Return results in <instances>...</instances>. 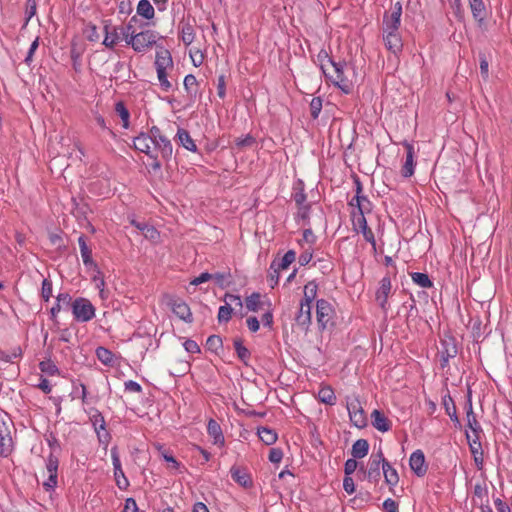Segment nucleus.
Segmentation results:
<instances>
[{"label":"nucleus","instance_id":"nucleus-35","mask_svg":"<svg viewBox=\"0 0 512 512\" xmlns=\"http://www.w3.org/2000/svg\"><path fill=\"white\" fill-rule=\"evenodd\" d=\"M473 17L481 22L485 17V6L482 0H469Z\"/></svg>","mask_w":512,"mask_h":512},{"label":"nucleus","instance_id":"nucleus-15","mask_svg":"<svg viewBox=\"0 0 512 512\" xmlns=\"http://www.w3.org/2000/svg\"><path fill=\"white\" fill-rule=\"evenodd\" d=\"M402 15V5L400 2H396L389 15L384 16L383 28L392 31H398Z\"/></svg>","mask_w":512,"mask_h":512},{"label":"nucleus","instance_id":"nucleus-21","mask_svg":"<svg viewBox=\"0 0 512 512\" xmlns=\"http://www.w3.org/2000/svg\"><path fill=\"white\" fill-rule=\"evenodd\" d=\"M295 259L296 253L293 250H289L279 261L274 260L271 263L270 270H274L275 273L280 270H285L295 261Z\"/></svg>","mask_w":512,"mask_h":512},{"label":"nucleus","instance_id":"nucleus-50","mask_svg":"<svg viewBox=\"0 0 512 512\" xmlns=\"http://www.w3.org/2000/svg\"><path fill=\"white\" fill-rule=\"evenodd\" d=\"M207 346L210 350L217 351L222 347V339L220 336L212 335L207 339Z\"/></svg>","mask_w":512,"mask_h":512},{"label":"nucleus","instance_id":"nucleus-29","mask_svg":"<svg viewBox=\"0 0 512 512\" xmlns=\"http://www.w3.org/2000/svg\"><path fill=\"white\" fill-rule=\"evenodd\" d=\"M136 21V16H133L127 25H124L120 28V33L122 35L123 40L128 46L132 47V40L135 38L136 30L133 26V22Z\"/></svg>","mask_w":512,"mask_h":512},{"label":"nucleus","instance_id":"nucleus-34","mask_svg":"<svg viewBox=\"0 0 512 512\" xmlns=\"http://www.w3.org/2000/svg\"><path fill=\"white\" fill-rule=\"evenodd\" d=\"M317 290L318 286L315 281L308 282L304 287V297L301 302L312 305V302L317 296Z\"/></svg>","mask_w":512,"mask_h":512},{"label":"nucleus","instance_id":"nucleus-7","mask_svg":"<svg viewBox=\"0 0 512 512\" xmlns=\"http://www.w3.org/2000/svg\"><path fill=\"white\" fill-rule=\"evenodd\" d=\"M347 410L350 421L355 427L364 428L367 425L365 412L357 397H351L347 400Z\"/></svg>","mask_w":512,"mask_h":512},{"label":"nucleus","instance_id":"nucleus-44","mask_svg":"<svg viewBox=\"0 0 512 512\" xmlns=\"http://www.w3.org/2000/svg\"><path fill=\"white\" fill-rule=\"evenodd\" d=\"M39 368H40L41 372H43L47 375H50V376L59 374V369L50 360L40 362Z\"/></svg>","mask_w":512,"mask_h":512},{"label":"nucleus","instance_id":"nucleus-62","mask_svg":"<svg viewBox=\"0 0 512 512\" xmlns=\"http://www.w3.org/2000/svg\"><path fill=\"white\" fill-rule=\"evenodd\" d=\"M123 512H138L137 503L133 498L126 499Z\"/></svg>","mask_w":512,"mask_h":512},{"label":"nucleus","instance_id":"nucleus-11","mask_svg":"<svg viewBox=\"0 0 512 512\" xmlns=\"http://www.w3.org/2000/svg\"><path fill=\"white\" fill-rule=\"evenodd\" d=\"M333 315V308L331 304L324 300L320 299L317 301L316 305V316H317V322L321 329H325L332 319Z\"/></svg>","mask_w":512,"mask_h":512},{"label":"nucleus","instance_id":"nucleus-20","mask_svg":"<svg viewBox=\"0 0 512 512\" xmlns=\"http://www.w3.org/2000/svg\"><path fill=\"white\" fill-rule=\"evenodd\" d=\"M372 425L380 432H387L391 429V421L379 410L371 413Z\"/></svg>","mask_w":512,"mask_h":512},{"label":"nucleus","instance_id":"nucleus-32","mask_svg":"<svg viewBox=\"0 0 512 512\" xmlns=\"http://www.w3.org/2000/svg\"><path fill=\"white\" fill-rule=\"evenodd\" d=\"M369 450V443L365 439H359L356 442H354L351 450L352 456L357 459H361L365 457L368 454Z\"/></svg>","mask_w":512,"mask_h":512},{"label":"nucleus","instance_id":"nucleus-56","mask_svg":"<svg viewBox=\"0 0 512 512\" xmlns=\"http://www.w3.org/2000/svg\"><path fill=\"white\" fill-rule=\"evenodd\" d=\"M357 467H358V463L354 457H353V459H348L344 465V471H345L346 476H350L352 473H354V471L357 469Z\"/></svg>","mask_w":512,"mask_h":512},{"label":"nucleus","instance_id":"nucleus-54","mask_svg":"<svg viewBox=\"0 0 512 512\" xmlns=\"http://www.w3.org/2000/svg\"><path fill=\"white\" fill-rule=\"evenodd\" d=\"M212 274L208 273V272H203L201 273L198 277H195L191 282H190V285H194V286H197V285H200L202 283H205L209 280H212Z\"/></svg>","mask_w":512,"mask_h":512},{"label":"nucleus","instance_id":"nucleus-41","mask_svg":"<svg viewBox=\"0 0 512 512\" xmlns=\"http://www.w3.org/2000/svg\"><path fill=\"white\" fill-rule=\"evenodd\" d=\"M198 81L196 77L192 74L185 76L184 78V88L187 93L191 96H195L197 94Z\"/></svg>","mask_w":512,"mask_h":512},{"label":"nucleus","instance_id":"nucleus-53","mask_svg":"<svg viewBox=\"0 0 512 512\" xmlns=\"http://www.w3.org/2000/svg\"><path fill=\"white\" fill-rule=\"evenodd\" d=\"M142 234L145 238L150 239L152 241L157 240L159 237L158 231L153 226H150V225L143 227Z\"/></svg>","mask_w":512,"mask_h":512},{"label":"nucleus","instance_id":"nucleus-3","mask_svg":"<svg viewBox=\"0 0 512 512\" xmlns=\"http://www.w3.org/2000/svg\"><path fill=\"white\" fill-rule=\"evenodd\" d=\"M134 148L142 153H145L152 160L150 166L154 170L161 168V162L158 159V150H154L152 140L147 134L141 133L133 140Z\"/></svg>","mask_w":512,"mask_h":512},{"label":"nucleus","instance_id":"nucleus-40","mask_svg":"<svg viewBox=\"0 0 512 512\" xmlns=\"http://www.w3.org/2000/svg\"><path fill=\"white\" fill-rule=\"evenodd\" d=\"M96 356L104 365H112L114 362L113 353L105 347H98L96 349Z\"/></svg>","mask_w":512,"mask_h":512},{"label":"nucleus","instance_id":"nucleus-42","mask_svg":"<svg viewBox=\"0 0 512 512\" xmlns=\"http://www.w3.org/2000/svg\"><path fill=\"white\" fill-rule=\"evenodd\" d=\"M411 277L413 282L422 288H429L433 285L428 275L425 273L415 272Z\"/></svg>","mask_w":512,"mask_h":512},{"label":"nucleus","instance_id":"nucleus-55","mask_svg":"<svg viewBox=\"0 0 512 512\" xmlns=\"http://www.w3.org/2000/svg\"><path fill=\"white\" fill-rule=\"evenodd\" d=\"M21 355L20 348H16L13 350L11 354L6 352H1L0 358L4 360L5 362H13L15 359H17Z\"/></svg>","mask_w":512,"mask_h":512},{"label":"nucleus","instance_id":"nucleus-49","mask_svg":"<svg viewBox=\"0 0 512 512\" xmlns=\"http://www.w3.org/2000/svg\"><path fill=\"white\" fill-rule=\"evenodd\" d=\"M41 296L46 302L52 296V283L48 279H44L42 282Z\"/></svg>","mask_w":512,"mask_h":512},{"label":"nucleus","instance_id":"nucleus-23","mask_svg":"<svg viewBox=\"0 0 512 512\" xmlns=\"http://www.w3.org/2000/svg\"><path fill=\"white\" fill-rule=\"evenodd\" d=\"M383 476L386 484L390 487V490L397 486L399 482L398 472L388 461L383 464Z\"/></svg>","mask_w":512,"mask_h":512},{"label":"nucleus","instance_id":"nucleus-31","mask_svg":"<svg viewBox=\"0 0 512 512\" xmlns=\"http://www.w3.org/2000/svg\"><path fill=\"white\" fill-rule=\"evenodd\" d=\"M78 244H79V247H80V253H81V257H82L83 263L86 266H95V263H94V261L92 259V251L87 246L84 236H80L78 238Z\"/></svg>","mask_w":512,"mask_h":512},{"label":"nucleus","instance_id":"nucleus-24","mask_svg":"<svg viewBox=\"0 0 512 512\" xmlns=\"http://www.w3.org/2000/svg\"><path fill=\"white\" fill-rule=\"evenodd\" d=\"M406 149H407V154H406V159H405V162L402 166V170H401V173L404 177H410L413 175L414 173V167H415V162H414V149H413V146L411 144H406Z\"/></svg>","mask_w":512,"mask_h":512},{"label":"nucleus","instance_id":"nucleus-12","mask_svg":"<svg viewBox=\"0 0 512 512\" xmlns=\"http://www.w3.org/2000/svg\"><path fill=\"white\" fill-rule=\"evenodd\" d=\"M392 285L389 277H383L376 292V301L381 309L386 312L389 308L388 298L391 293Z\"/></svg>","mask_w":512,"mask_h":512},{"label":"nucleus","instance_id":"nucleus-22","mask_svg":"<svg viewBox=\"0 0 512 512\" xmlns=\"http://www.w3.org/2000/svg\"><path fill=\"white\" fill-rule=\"evenodd\" d=\"M311 310L312 305L307 303H300L299 313L296 317L297 325L303 329H307L311 323Z\"/></svg>","mask_w":512,"mask_h":512},{"label":"nucleus","instance_id":"nucleus-52","mask_svg":"<svg viewBox=\"0 0 512 512\" xmlns=\"http://www.w3.org/2000/svg\"><path fill=\"white\" fill-rule=\"evenodd\" d=\"M92 422L95 431H97V429L100 431L106 429L104 417L98 411H96V413L92 416Z\"/></svg>","mask_w":512,"mask_h":512},{"label":"nucleus","instance_id":"nucleus-13","mask_svg":"<svg viewBox=\"0 0 512 512\" xmlns=\"http://www.w3.org/2000/svg\"><path fill=\"white\" fill-rule=\"evenodd\" d=\"M111 458H112V464L114 467V476H115L116 484L121 490L126 489L129 485V482H128L127 478L125 477V474L122 470L120 457H119L118 450L116 447H113L111 449Z\"/></svg>","mask_w":512,"mask_h":512},{"label":"nucleus","instance_id":"nucleus-4","mask_svg":"<svg viewBox=\"0 0 512 512\" xmlns=\"http://www.w3.org/2000/svg\"><path fill=\"white\" fill-rule=\"evenodd\" d=\"M72 314L78 322H88L95 316V307L86 298H76L71 303Z\"/></svg>","mask_w":512,"mask_h":512},{"label":"nucleus","instance_id":"nucleus-16","mask_svg":"<svg viewBox=\"0 0 512 512\" xmlns=\"http://www.w3.org/2000/svg\"><path fill=\"white\" fill-rule=\"evenodd\" d=\"M383 40L386 48L394 54H397L402 49V40L398 31H392L391 29L387 30L383 28Z\"/></svg>","mask_w":512,"mask_h":512},{"label":"nucleus","instance_id":"nucleus-48","mask_svg":"<svg viewBox=\"0 0 512 512\" xmlns=\"http://www.w3.org/2000/svg\"><path fill=\"white\" fill-rule=\"evenodd\" d=\"M232 314V308L230 307V304L227 303L226 305L220 306L219 312H218V320L219 322H227L231 318Z\"/></svg>","mask_w":512,"mask_h":512},{"label":"nucleus","instance_id":"nucleus-2","mask_svg":"<svg viewBox=\"0 0 512 512\" xmlns=\"http://www.w3.org/2000/svg\"><path fill=\"white\" fill-rule=\"evenodd\" d=\"M330 67L333 70V74L329 72L328 68L325 65H322V70L326 77L332 81L338 88H340L343 92L349 93L352 89V83L347 78L345 74V65L341 63H335L329 60Z\"/></svg>","mask_w":512,"mask_h":512},{"label":"nucleus","instance_id":"nucleus-63","mask_svg":"<svg viewBox=\"0 0 512 512\" xmlns=\"http://www.w3.org/2000/svg\"><path fill=\"white\" fill-rule=\"evenodd\" d=\"M343 488L348 494H352L355 491L354 481L350 476H346L343 480Z\"/></svg>","mask_w":512,"mask_h":512},{"label":"nucleus","instance_id":"nucleus-25","mask_svg":"<svg viewBox=\"0 0 512 512\" xmlns=\"http://www.w3.org/2000/svg\"><path fill=\"white\" fill-rule=\"evenodd\" d=\"M361 191L360 183L357 182V195L352 198L350 201V205L354 206V201H357V209L359 214L365 215V213H369L371 211V202L365 196H360L359 193Z\"/></svg>","mask_w":512,"mask_h":512},{"label":"nucleus","instance_id":"nucleus-26","mask_svg":"<svg viewBox=\"0 0 512 512\" xmlns=\"http://www.w3.org/2000/svg\"><path fill=\"white\" fill-rule=\"evenodd\" d=\"M136 13L146 20H151L155 16V9L149 0H140L136 8Z\"/></svg>","mask_w":512,"mask_h":512},{"label":"nucleus","instance_id":"nucleus-8","mask_svg":"<svg viewBox=\"0 0 512 512\" xmlns=\"http://www.w3.org/2000/svg\"><path fill=\"white\" fill-rule=\"evenodd\" d=\"M384 462L386 460L381 449L371 454L366 471V477L369 482L377 483L380 480V465L383 467Z\"/></svg>","mask_w":512,"mask_h":512},{"label":"nucleus","instance_id":"nucleus-59","mask_svg":"<svg viewBox=\"0 0 512 512\" xmlns=\"http://www.w3.org/2000/svg\"><path fill=\"white\" fill-rule=\"evenodd\" d=\"M254 142H255L254 138L250 135H247L243 138L236 139V145L239 148L252 146Z\"/></svg>","mask_w":512,"mask_h":512},{"label":"nucleus","instance_id":"nucleus-38","mask_svg":"<svg viewBox=\"0 0 512 512\" xmlns=\"http://www.w3.org/2000/svg\"><path fill=\"white\" fill-rule=\"evenodd\" d=\"M246 308L249 311L257 312L262 308L261 295L259 293H253L246 298Z\"/></svg>","mask_w":512,"mask_h":512},{"label":"nucleus","instance_id":"nucleus-51","mask_svg":"<svg viewBox=\"0 0 512 512\" xmlns=\"http://www.w3.org/2000/svg\"><path fill=\"white\" fill-rule=\"evenodd\" d=\"M322 101L320 98H313L310 103L311 116L316 119L321 112Z\"/></svg>","mask_w":512,"mask_h":512},{"label":"nucleus","instance_id":"nucleus-28","mask_svg":"<svg viewBox=\"0 0 512 512\" xmlns=\"http://www.w3.org/2000/svg\"><path fill=\"white\" fill-rule=\"evenodd\" d=\"M177 138L179 143L187 150L191 152L197 151V146L194 142V140L191 138L189 132L185 129H178L177 131Z\"/></svg>","mask_w":512,"mask_h":512},{"label":"nucleus","instance_id":"nucleus-47","mask_svg":"<svg viewBox=\"0 0 512 512\" xmlns=\"http://www.w3.org/2000/svg\"><path fill=\"white\" fill-rule=\"evenodd\" d=\"M212 280L215 281L217 285L220 287H226L230 284V274L229 273H215L212 274Z\"/></svg>","mask_w":512,"mask_h":512},{"label":"nucleus","instance_id":"nucleus-27","mask_svg":"<svg viewBox=\"0 0 512 512\" xmlns=\"http://www.w3.org/2000/svg\"><path fill=\"white\" fill-rule=\"evenodd\" d=\"M71 305V297L67 293H61L56 298V303L52 306L50 313L53 319L56 318L57 314L65 307Z\"/></svg>","mask_w":512,"mask_h":512},{"label":"nucleus","instance_id":"nucleus-30","mask_svg":"<svg viewBox=\"0 0 512 512\" xmlns=\"http://www.w3.org/2000/svg\"><path fill=\"white\" fill-rule=\"evenodd\" d=\"M13 449L12 437L7 431L0 430V455L7 457Z\"/></svg>","mask_w":512,"mask_h":512},{"label":"nucleus","instance_id":"nucleus-37","mask_svg":"<svg viewBox=\"0 0 512 512\" xmlns=\"http://www.w3.org/2000/svg\"><path fill=\"white\" fill-rule=\"evenodd\" d=\"M258 436L260 440L265 443L266 445H272L277 440V434L274 430L267 428V427H261L258 429Z\"/></svg>","mask_w":512,"mask_h":512},{"label":"nucleus","instance_id":"nucleus-60","mask_svg":"<svg viewBox=\"0 0 512 512\" xmlns=\"http://www.w3.org/2000/svg\"><path fill=\"white\" fill-rule=\"evenodd\" d=\"M384 512H398V504L393 499H386L383 502Z\"/></svg>","mask_w":512,"mask_h":512},{"label":"nucleus","instance_id":"nucleus-6","mask_svg":"<svg viewBox=\"0 0 512 512\" xmlns=\"http://www.w3.org/2000/svg\"><path fill=\"white\" fill-rule=\"evenodd\" d=\"M158 34L152 30L136 32L132 40V49L137 53H144L156 44Z\"/></svg>","mask_w":512,"mask_h":512},{"label":"nucleus","instance_id":"nucleus-18","mask_svg":"<svg viewBox=\"0 0 512 512\" xmlns=\"http://www.w3.org/2000/svg\"><path fill=\"white\" fill-rule=\"evenodd\" d=\"M466 437L469 443L471 454L473 455L474 458L475 465L477 466L478 469H482L484 458L481 443L479 441V436H476V438L471 441L470 434L466 432Z\"/></svg>","mask_w":512,"mask_h":512},{"label":"nucleus","instance_id":"nucleus-39","mask_svg":"<svg viewBox=\"0 0 512 512\" xmlns=\"http://www.w3.org/2000/svg\"><path fill=\"white\" fill-rule=\"evenodd\" d=\"M318 398L322 403L333 405L336 401L334 391L330 387H322L318 392Z\"/></svg>","mask_w":512,"mask_h":512},{"label":"nucleus","instance_id":"nucleus-58","mask_svg":"<svg viewBox=\"0 0 512 512\" xmlns=\"http://www.w3.org/2000/svg\"><path fill=\"white\" fill-rule=\"evenodd\" d=\"M183 346L185 350L189 353L195 354L200 352V347L194 340H186Z\"/></svg>","mask_w":512,"mask_h":512},{"label":"nucleus","instance_id":"nucleus-57","mask_svg":"<svg viewBox=\"0 0 512 512\" xmlns=\"http://www.w3.org/2000/svg\"><path fill=\"white\" fill-rule=\"evenodd\" d=\"M293 198L298 206L304 205V203L306 201V195H305L303 189L302 188L298 189L295 187V192L293 194Z\"/></svg>","mask_w":512,"mask_h":512},{"label":"nucleus","instance_id":"nucleus-5","mask_svg":"<svg viewBox=\"0 0 512 512\" xmlns=\"http://www.w3.org/2000/svg\"><path fill=\"white\" fill-rule=\"evenodd\" d=\"M147 135L152 140L154 150H158L163 159L167 160L171 158L173 152L172 144L162 135L158 127L153 126Z\"/></svg>","mask_w":512,"mask_h":512},{"label":"nucleus","instance_id":"nucleus-19","mask_svg":"<svg viewBox=\"0 0 512 512\" xmlns=\"http://www.w3.org/2000/svg\"><path fill=\"white\" fill-rule=\"evenodd\" d=\"M232 479L244 488H248L252 485V479L250 474L245 470L237 466H233L230 470Z\"/></svg>","mask_w":512,"mask_h":512},{"label":"nucleus","instance_id":"nucleus-33","mask_svg":"<svg viewBox=\"0 0 512 512\" xmlns=\"http://www.w3.org/2000/svg\"><path fill=\"white\" fill-rule=\"evenodd\" d=\"M207 431L214 438L215 444H224V437L220 425L213 419L208 422Z\"/></svg>","mask_w":512,"mask_h":512},{"label":"nucleus","instance_id":"nucleus-64","mask_svg":"<svg viewBox=\"0 0 512 512\" xmlns=\"http://www.w3.org/2000/svg\"><path fill=\"white\" fill-rule=\"evenodd\" d=\"M312 259V252L306 249L298 258V262L301 266L307 265Z\"/></svg>","mask_w":512,"mask_h":512},{"label":"nucleus","instance_id":"nucleus-17","mask_svg":"<svg viewBox=\"0 0 512 512\" xmlns=\"http://www.w3.org/2000/svg\"><path fill=\"white\" fill-rule=\"evenodd\" d=\"M409 465L411 470L417 475V476H423L425 475L427 471V466L425 464V456L424 453L421 450L414 451L409 459Z\"/></svg>","mask_w":512,"mask_h":512},{"label":"nucleus","instance_id":"nucleus-1","mask_svg":"<svg viewBox=\"0 0 512 512\" xmlns=\"http://www.w3.org/2000/svg\"><path fill=\"white\" fill-rule=\"evenodd\" d=\"M155 67L161 87L163 90L169 91L172 85L167 78V71L173 68V61L167 49L161 48L156 52Z\"/></svg>","mask_w":512,"mask_h":512},{"label":"nucleus","instance_id":"nucleus-46","mask_svg":"<svg viewBox=\"0 0 512 512\" xmlns=\"http://www.w3.org/2000/svg\"><path fill=\"white\" fill-rule=\"evenodd\" d=\"M181 39L185 45H190L194 40L193 28L190 25H185L182 28Z\"/></svg>","mask_w":512,"mask_h":512},{"label":"nucleus","instance_id":"nucleus-61","mask_svg":"<svg viewBox=\"0 0 512 512\" xmlns=\"http://www.w3.org/2000/svg\"><path fill=\"white\" fill-rule=\"evenodd\" d=\"M282 457L283 453L280 449L272 448L269 452V460L273 463H279Z\"/></svg>","mask_w":512,"mask_h":512},{"label":"nucleus","instance_id":"nucleus-45","mask_svg":"<svg viewBox=\"0 0 512 512\" xmlns=\"http://www.w3.org/2000/svg\"><path fill=\"white\" fill-rule=\"evenodd\" d=\"M234 346H235V350H236V353H237V356L239 357V359L242 362L247 363V361L250 357L249 350L242 345L240 340H236L234 342Z\"/></svg>","mask_w":512,"mask_h":512},{"label":"nucleus","instance_id":"nucleus-43","mask_svg":"<svg viewBox=\"0 0 512 512\" xmlns=\"http://www.w3.org/2000/svg\"><path fill=\"white\" fill-rule=\"evenodd\" d=\"M115 111L123 121V127L128 128L129 127V111L125 107V105L122 102H118L115 105Z\"/></svg>","mask_w":512,"mask_h":512},{"label":"nucleus","instance_id":"nucleus-10","mask_svg":"<svg viewBox=\"0 0 512 512\" xmlns=\"http://www.w3.org/2000/svg\"><path fill=\"white\" fill-rule=\"evenodd\" d=\"M57 471H58V460L54 456L50 455L46 461V470L43 472V476L47 479L43 481L42 485L45 490H53L57 485Z\"/></svg>","mask_w":512,"mask_h":512},{"label":"nucleus","instance_id":"nucleus-14","mask_svg":"<svg viewBox=\"0 0 512 512\" xmlns=\"http://www.w3.org/2000/svg\"><path fill=\"white\" fill-rule=\"evenodd\" d=\"M122 26L123 25L113 26L108 23L105 24V26H104L105 37L103 40V45L106 48L113 49L119 43L120 40H123L122 35L120 33V28Z\"/></svg>","mask_w":512,"mask_h":512},{"label":"nucleus","instance_id":"nucleus-36","mask_svg":"<svg viewBox=\"0 0 512 512\" xmlns=\"http://www.w3.org/2000/svg\"><path fill=\"white\" fill-rule=\"evenodd\" d=\"M467 422H468L469 429L472 431V433L475 435V437L479 436V433L481 431V426L473 413V408H472L471 402H469V404H468Z\"/></svg>","mask_w":512,"mask_h":512},{"label":"nucleus","instance_id":"nucleus-9","mask_svg":"<svg viewBox=\"0 0 512 512\" xmlns=\"http://www.w3.org/2000/svg\"><path fill=\"white\" fill-rule=\"evenodd\" d=\"M165 301L172 312L185 322H192V313L189 306L181 299L174 296L166 295Z\"/></svg>","mask_w":512,"mask_h":512}]
</instances>
